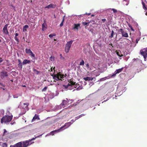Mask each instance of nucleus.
<instances>
[{"label": "nucleus", "mask_w": 147, "mask_h": 147, "mask_svg": "<svg viewBox=\"0 0 147 147\" xmlns=\"http://www.w3.org/2000/svg\"><path fill=\"white\" fill-rule=\"evenodd\" d=\"M71 121L72 122V123H73L74 122V121L73 120H71Z\"/></svg>", "instance_id": "obj_59"}, {"label": "nucleus", "mask_w": 147, "mask_h": 147, "mask_svg": "<svg viewBox=\"0 0 147 147\" xmlns=\"http://www.w3.org/2000/svg\"><path fill=\"white\" fill-rule=\"evenodd\" d=\"M85 115L84 114H81V115H80L78 116H79V118H80L82 117V116H84Z\"/></svg>", "instance_id": "obj_43"}, {"label": "nucleus", "mask_w": 147, "mask_h": 147, "mask_svg": "<svg viewBox=\"0 0 147 147\" xmlns=\"http://www.w3.org/2000/svg\"><path fill=\"white\" fill-rule=\"evenodd\" d=\"M61 130V129H57V130H55L52 131L51 132L50 134H51V135H54V134L55 133H56V132H59Z\"/></svg>", "instance_id": "obj_17"}, {"label": "nucleus", "mask_w": 147, "mask_h": 147, "mask_svg": "<svg viewBox=\"0 0 147 147\" xmlns=\"http://www.w3.org/2000/svg\"><path fill=\"white\" fill-rule=\"evenodd\" d=\"M129 27L132 31H134V29L131 26V25H129Z\"/></svg>", "instance_id": "obj_39"}, {"label": "nucleus", "mask_w": 147, "mask_h": 147, "mask_svg": "<svg viewBox=\"0 0 147 147\" xmlns=\"http://www.w3.org/2000/svg\"><path fill=\"white\" fill-rule=\"evenodd\" d=\"M14 39H15V40L17 41L18 44V43L19 42V39L18 38H17V36H15Z\"/></svg>", "instance_id": "obj_33"}, {"label": "nucleus", "mask_w": 147, "mask_h": 147, "mask_svg": "<svg viewBox=\"0 0 147 147\" xmlns=\"http://www.w3.org/2000/svg\"><path fill=\"white\" fill-rule=\"evenodd\" d=\"M7 144L6 143H3L2 144V147H7Z\"/></svg>", "instance_id": "obj_32"}, {"label": "nucleus", "mask_w": 147, "mask_h": 147, "mask_svg": "<svg viewBox=\"0 0 147 147\" xmlns=\"http://www.w3.org/2000/svg\"><path fill=\"white\" fill-rule=\"evenodd\" d=\"M56 7V5L53 4H51L50 5L45 7V8H54Z\"/></svg>", "instance_id": "obj_9"}, {"label": "nucleus", "mask_w": 147, "mask_h": 147, "mask_svg": "<svg viewBox=\"0 0 147 147\" xmlns=\"http://www.w3.org/2000/svg\"><path fill=\"white\" fill-rule=\"evenodd\" d=\"M75 118H76V119H75V121H76V120H77L78 119H79V116H77V117H75Z\"/></svg>", "instance_id": "obj_51"}, {"label": "nucleus", "mask_w": 147, "mask_h": 147, "mask_svg": "<svg viewBox=\"0 0 147 147\" xmlns=\"http://www.w3.org/2000/svg\"><path fill=\"white\" fill-rule=\"evenodd\" d=\"M18 63H22L21 62V60L19 59H18Z\"/></svg>", "instance_id": "obj_49"}, {"label": "nucleus", "mask_w": 147, "mask_h": 147, "mask_svg": "<svg viewBox=\"0 0 147 147\" xmlns=\"http://www.w3.org/2000/svg\"><path fill=\"white\" fill-rule=\"evenodd\" d=\"M33 71L34 72H36L37 74H38L40 73L39 71H37L36 69H34Z\"/></svg>", "instance_id": "obj_36"}, {"label": "nucleus", "mask_w": 147, "mask_h": 147, "mask_svg": "<svg viewBox=\"0 0 147 147\" xmlns=\"http://www.w3.org/2000/svg\"><path fill=\"white\" fill-rule=\"evenodd\" d=\"M146 15H147V13H146Z\"/></svg>", "instance_id": "obj_64"}, {"label": "nucleus", "mask_w": 147, "mask_h": 147, "mask_svg": "<svg viewBox=\"0 0 147 147\" xmlns=\"http://www.w3.org/2000/svg\"><path fill=\"white\" fill-rule=\"evenodd\" d=\"M36 119H39L38 116L37 114H35V115L34 117H33L32 121H34Z\"/></svg>", "instance_id": "obj_18"}, {"label": "nucleus", "mask_w": 147, "mask_h": 147, "mask_svg": "<svg viewBox=\"0 0 147 147\" xmlns=\"http://www.w3.org/2000/svg\"><path fill=\"white\" fill-rule=\"evenodd\" d=\"M32 0H31V1H30V2H31V3H32Z\"/></svg>", "instance_id": "obj_62"}, {"label": "nucleus", "mask_w": 147, "mask_h": 147, "mask_svg": "<svg viewBox=\"0 0 147 147\" xmlns=\"http://www.w3.org/2000/svg\"><path fill=\"white\" fill-rule=\"evenodd\" d=\"M123 68L117 69L115 71V74H118L121 72L123 70Z\"/></svg>", "instance_id": "obj_20"}, {"label": "nucleus", "mask_w": 147, "mask_h": 147, "mask_svg": "<svg viewBox=\"0 0 147 147\" xmlns=\"http://www.w3.org/2000/svg\"><path fill=\"white\" fill-rule=\"evenodd\" d=\"M21 143L19 142L14 145H10V147H21Z\"/></svg>", "instance_id": "obj_10"}, {"label": "nucleus", "mask_w": 147, "mask_h": 147, "mask_svg": "<svg viewBox=\"0 0 147 147\" xmlns=\"http://www.w3.org/2000/svg\"><path fill=\"white\" fill-rule=\"evenodd\" d=\"M21 143V147H27L28 146L30 145L32 143H34V142H32V143H30V142L28 140L24 141L23 142H19Z\"/></svg>", "instance_id": "obj_4"}, {"label": "nucleus", "mask_w": 147, "mask_h": 147, "mask_svg": "<svg viewBox=\"0 0 147 147\" xmlns=\"http://www.w3.org/2000/svg\"><path fill=\"white\" fill-rule=\"evenodd\" d=\"M3 60L1 58H0V63H1L3 61Z\"/></svg>", "instance_id": "obj_52"}, {"label": "nucleus", "mask_w": 147, "mask_h": 147, "mask_svg": "<svg viewBox=\"0 0 147 147\" xmlns=\"http://www.w3.org/2000/svg\"><path fill=\"white\" fill-rule=\"evenodd\" d=\"M24 105H25L26 106L25 107V108L26 109L28 107V106L29 105V103L28 102L25 103H24Z\"/></svg>", "instance_id": "obj_29"}, {"label": "nucleus", "mask_w": 147, "mask_h": 147, "mask_svg": "<svg viewBox=\"0 0 147 147\" xmlns=\"http://www.w3.org/2000/svg\"><path fill=\"white\" fill-rule=\"evenodd\" d=\"M124 30H123V29L122 28H121L119 30V31L121 33V32L123 31Z\"/></svg>", "instance_id": "obj_50"}, {"label": "nucleus", "mask_w": 147, "mask_h": 147, "mask_svg": "<svg viewBox=\"0 0 147 147\" xmlns=\"http://www.w3.org/2000/svg\"><path fill=\"white\" fill-rule=\"evenodd\" d=\"M139 40L138 39H137L136 40V43H138Z\"/></svg>", "instance_id": "obj_53"}, {"label": "nucleus", "mask_w": 147, "mask_h": 147, "mask_svg": "<svg viewBox=\"0 0 147 147\" xmlns=\"http://www.w3.org/2000/svg\"><path fill=\"white\" fill-rule=\"evenodd\" d=\"M22 63H18V67L21 69L22 68Z\"/></svg>", "instance_id": "obj_24"}, {"label": "nucleus", "mask_w": 147, "mask_h": 147, "mask_svg": "<svg viewBox=\"0 0 147 147\" xmlns=\"http://www.w3.org/2000/svg\"><path fill=\"white\" fill-rule=\"evenodd\" d=\"M60 59H64V58L62 56V54H60Z\"/></svg>", "instance_id": "obj_37"}, {"label": "nucleus", "mask_w": 147, "mask_h": 147, "mask_svg": "<svg viewBox=\"0 0 147 147\" xmlns=\"http://www.w3.org/2000/svg\"><path fill=\"white\" fill-rule=\"evenodd\" d=\"M73 42V41L71 40L67 42L65 45V51L66 53H68L69 52Z\"/></svg>", "instance_id": "obj_3"}, {"label": "nucleus", "mask_w": 147, "mask_h": 147, "mask_svg": "<svg viewBox=\"0 0 147 147\" xmlns=\"http://www.w3.org/2000/svg\"><path fill=\"white\" fill-rule=\"evenodd\" d=\"M50 59L51 61H53L54 60V57L51 56L50 57Z\"/></svg>", "instance_id": "obj_34"}, {"label": "nucleus", "mask_w": 147, "mask_h": 147, "mask_svg": "<svg viewBox=\"0 0 147 147\" xmlns=\"http://www.w3.org/2000/svg\"><path fill=\"white\" fill-rule=\"evenodd\" d=\"M63 25V22H62L60 24V27H62Z\"/></svg>", "instance_id": "obj_48"}, {"label": "nucleus", "mask_w": 147, "mask_h": 147, "mask_svg": "<svg viewBox=\"0 0 147 147\" xmlns=\"http://www.w3.org/2000/svg\"><path fill=\"white\" fill-rule=\"evenodd\" d=\"M142 4L143 5V8L146 11L147 10V7L145 5L144 3L142 1Z\"/></svg>", "instance_id": "obj_19"}, {"label": "nucleus", "mask_w": 147, "mask_h": 147, "mask_svg": "<svg viewBox=\"0 0 147 147\" xmlns=\"http://www.w3.org/2000/svg\"><path fill=\"white\" fill-rule=\"evenodd\" d=\"M64 75L62 74L60 72L56 74H54L53 76L54 79L56 80H62L61 79L64 78Z\"/></svg>", "instance_id": "obj_2"}, {"label": "nucleus", "mask_w": 147, "mask_h": 147, "mask_svg": "<svg viewBox=\"0 0 147 147\" xmlns=\"http://www.w3.org/2000/svg\"><path fill=\"white\" fill-rule=\"evenodd\" d=\"M3 131H4V132L2 134L3 136H4L7 133V130L5 129H3Z\"/></svg>", "instance_id": "obj_27"}, {"label": "nucleus", "mask_w": 147, "mask_h": 147, "mask_svg": "<svg viewBox=\"0 0 147 147\" xmlns=\"http://www.w3.org/2000/svg\"><path fill=\"white\" fill-rule=\"evenodd\" d=\"M90 13H89L88 14V16H89L90 15Z\"/></svg>", "instance_id": "obj_61"}, {"label": "nucleus", "mask_w": 147, "mask_h": 147, "mask_svg": "<svg viewBox=\"0 0 147 147\" xmlns=\"http://www.w3.org/2000/svg\"><path fill=\"white\" fill-rule=\"evenodd\" d=\"M121 34L122 37L126 38L128 37V33L125 31H123L121 32Z\"/></svg>", "instance_id": "obj_11"}, {"label": "nucleus", "mask_w": 147, "mask_h": 147, "mask_svg": "<svg viewBox=\"0 0 147 147\" xmlns=\"http://www.w3.org/2000/svg\"><path fill=\"white\" fill-rule=\"evenodd\" d=\"M47 24L45 22V21H44V23L43 24H42V30H44L45 29H46L47 27Z\"/></svg>", "instance_id": "obj_15"}, {"label": "nucleus", "mask_w": 147, "mask_h": 147, "mask_svg": "<svg viewBox=\"0 0 147 147\" xmlns=\"http://www.w3.org/2000/svg\"><path fill=\"white\" fill-rule=\"evenodd\" d=\"M35 138H34L31 139H29L28 140L29 141V142H31V141H32V140H35Z\"/></svg>", "instance_id": "obj_38"}, {"label": "nucleus", "mask_w": 147, "mask_h": 147, "mask_svg": "<svg viewBox=\"0 0 147 147\" xmlns=\"http://www.w3.org/2000/svg\"><path fill=\"white\" fill-rule=\"evenodd\" d=\"M140 53L143 56L144 58L146 59L147 55V48L141 50L140 51Z\"/></svg>", "instance_id": "obj_5"}, {"label": "nucleus", "mask_w": 147, "mask_h": 147, "mask_svg": "<svg viewBox=\"0 0 147 147\" xmlns=\"http://www.w3.org/2000/svg\"><path fill=\"white\" fill-rule=\"evenodd\" d=\"M26 112V111H25L24 112L22 113H21L20 114L21 115H23L24 114H25Z\"/></svg>", "instance_id": "obj_58"}, {"label": "nucleus", "mask_w": 147, "mask_h": 147, "mask_svg": "<svg viewBox=\"0 0 147 147\" xmlns=\"http://www.w3.org/2000/svg\"><path fill=\"white\" fill-rule=\"evenodd\" d=\"M74 85V88H76L77 87V84H75V85Z\"/></svg>", "instance_id": "obj_57"}, {"label": "nucleus", "mask_w": 147, "mask_h": 147, "mask_svg": "<svg viewBox=\"0 0 147 147\" xmlns=\"http://www.w3.org/2000/svg\"><path fill=\"white\" fill-rule=\"evenodd\" d=\"M25 51L27 53L29 54V53L31 52V51L30 49H28L26 48L25 49Z\"/></svg>", "instance_id": "obj_23"}, {"label": "nucleus", "mask_w": 147, "mask_h": 147, "mask_svg": "<svg viewBox=\"0 0 147 147\" xmlns=\"http://www.w3.org/2000/svg\"><path fill=\"white\" fill-rule=\"evenodd\" d=\"M29 26L28 25H25L24 26L23 28V31L24 32H26L27 31L26 29L28 28Z\"/></svg>", "instance_id": "obj_21"}, {"label": "nucleus", "mask_w": 147, "mask_h": 147, "mask_svg": "<svg viewBox=\"0 0 147 147\" xmlns=\"http://www.w3.org/2000/svg\"><path fill=\"white\" fill-rule=\"evenodd\" d=\"M29 54L30 55H31V57H35V55H34V54L33 53H32V51L30 53H29Z\"/></svg>", "instance_id": "obj_26"}, {"label": "nucleus", "mask_w": 147, "mask_h": 147, "mask_svg": "<svg viewBox=\"0 0 147 147\" xmlns=\"http://www.w3.org/2000/svg\"><path fill=\"white\" fill-rule=\"evenodd\" d=\"M79 28H80V24H75L74 27L73 28L74 29L78 30Z\"/></svg>", "instance_id": "obj_12"}, {"label": "nucleus", "mask_w": 147, "mask_h": 147, "mask_svg": "<svg viewBox=\"0 0 147 147\" xmlns=\"http://www.w3.org/2000/svg\"><path fill=\"white\" fill-rule=\"evenodd\" d=\"M86 67H87V68H89V63H88L86 64Z\"/></svg>", "instance_id": "obj_47"}, {"label": "nucleus", "mask_w": 147, "mask_h": 147, "mask_svg": "<svg viewBox=\"0 0 147 147\" xmlns=\"http://www.w3.org/2000/svg\"><path fill=\"white\" fill-rule=\"evenodd\" d=\"M114 32L113 30L111 31V36H109V38H112L113 37V35L114 34Z\"/></svg>", "instance_id": "obj_25"}, {"label": "nucleus", "mask_w": 147, "mask_h": 147, "mask_svg": "<svg viewBox=\"0 0 147 147\" xmlns=\"http://www.w3.org/2000/svg\"><path fill=\"white\" fill-rule=\"evenodd\" d=\"M101 20H102V21L103 22H105L106 20V19L105 18L102 19Z\"/></svg>", "instance_id": "obj_46"}, {"label": "nucleus", "mask_w": 147, "mask_h": 147, "mask_svg": "<svg viewBox=\"0 0 147 147\" xmlns=\"http://www.w3.org/2000/svg\"><path fill=\"white\" fill-rule=\"evenodd\" d=\"M114 73H115L112 75V76H115V75H116V74H115V72Z\"/></svg>", "instance_id": "obj_55"}, {"label": "nucleus", "mask_w": 147, "mask_h": 147, "mask_svg": "<svg viewBox=\"0 0 147 147\" xmlns=\"http://www.w3.org/2000/svg\"><path fill=\"white\" fill-rule=\"evenodd\" d=\"M66 100H63L62 102L61 103V105H67L68 103L69 102V101L68 100V99L67 98L66 99Z\"/></svg>", "instance_id": "obj_13"}, {"label": "nucleus", "mask_w": 147, "mask_h": 147, "mask_svg": "<svg viewBox=\"0 0 147 147\" xmlns=\"http://www.w3.org/2000/svg\"><path fill=\"white\" fill-rule=\"evenodd\" d=\"M72 123H71L70 122L66 123L64 126L61 127L60 129L61 130V129H62V128H63L65 127H66L65 128H66L69 127V126H70Z\"/></svg>", "instance_id": "obj_8"}, {"label": "nucleus", "mask_w": 147, "mask_h": 147, "mask_svg": "<svg viewBox=\"0 0 147 147\" xmlns=\"http://www.w3.org/2000/svg\"><path fill=\"white\" fill-rule=\"evenodd\" d=\"M89 23L90 22H82V24L84 26H85L86 25H88L89 24Z\"/></svg>", "instance_id": "obj_30"}, {"label": "nucleus", "mask_w": 147, "mask_h": 147, "mask_svg": "<svg viewBox=\"0 0 147 147\" xmlns=\"http://www.w3.org/2000/svg\"><path fill=\"white\" fill-rule=\"evenodd\" d=\"M117 55L120 57H121L122 56H123V55L122 54H121V55H120V53H119V52H117Z\"/></svg>", "instance_id": "obj_40"}, {"label": "nucleus", "mask_w": 147, "mask_h": 147, "mask_svg": "<svg viewBox=\"0 0 147 147\" xmlns=\"http://www.w3.org/2000/svg\"><path fill=\"white\" fill-rule=\"evenodd\" d=\"M47 87H45L42 89V91H45L47 89Z\"/></svg>", "instance_id": "obj_41"}, {"label": "nucleus", "mask_w": 147, "mask_h": 147, "mask_svg": "<svg viewBox=\"0 0 147 147\" xmlns=\"http://www.w3.org/2000/svg\"><path fill=\"white\" fill-rule=\"evenodd\" d=\"M31 61L29 60H28L27 59H24L22 62L23 65H25L26 64H29L30 63Z\"/></svg>", "instance_id": "obj_14"}, {"label": "nucleus", "mask_w": 147, "mask_h": 147, "mask_svg": "<svg viewBox=\"0 0 147 147\" xmlns=\"http://www.w3.org/2000/svg\"><path fill=\"white\" fill-rule=\"evenodd\" d=\"M94 78L87 77L86 78H84L83 79L85 81H92L93 80V78Z\"/></svg>", "instance_id": "obj_16"}, {"label": "nucleus", "mask_w": 147, "mask_h": 147, "mask_svg": "<svg viewBox=\"0 0 147 147\" xmlns=\"http://www.w3.org/2000/svg\"><path fill=\"white\" fill-rule=\"evenodd\" d=\"M18 35V33H16L15 34V36H17Z\"/></svg>", "instance_id": "obj_56"}, {"label": "nucleus", "mask_w": 147, "mask_h": 147, "mask_svg": "<svg viewBox=\"0 0 147 147\" xmlns=\"http://www.w3.org/2000/svg\"><path fill=\"white\" fill-rule=\"evenodd\" d=\"M63 86L65 87V88H68V86H70V85H68H68H63Z\"/></svg>", "instance_id": "obj_45"}, {"label": "nucleus", "mask_w": 147, "mask_h": 147, "mask_svg": "<svg viewBox=\"0 0 147 147\" xmlns=\"http://www.w3.org/2000/svg\"><path fill=\"white\" fill-rule=\"evenodd\" d=\"M76 90H79V87L78 88H77L76 89Z\"/></svg>", "instance_id": "obj_60"}, {"label": "nucleus", "mask_w": 147, "mask_h": 147, "mask_svg": "<svg viewBox=\"0 0 147 147\" xmlns=\"http://www.w3.org/2000/svg\"><path fill=\"white\" fill-rule=\"evenodd\" d=\"M8 26V24H6L3 27V31L4 34H8V32L7 29V28Z\"/></svg>", "instance_id": "obj_7"}, {"label": "nucleus", "mask_w": 147, "mask_h": 147, "mask_svg": "<svg viewBox=\"0 0 147 147\" xmlns=\"http://www.w3.org/2000/svg\"><path fill=\"white\" fill-rule=\"evenodd\" d=\"M13 118V116L9 115H5L1 119V123L2 124L3 123L6 124L9 123L12 120Z\"/></svg>", "instance_id": "obj_1"}, {"label": "nucleus", "mask_w": 147, "mask_h": 147, "mask_svg": "<svg viewBox=\"0 0 147 147\" xmlns=\"http://www.w3.org/2000/svg\"><path fill=\"white\" fill-rule=\"evenodd\" d=\"M112 10H113L114 13H116L117 12V10L114 9H112Z\"/></svg>", "instance_id": "obj_44"}, {"label": "nucleus", "mask_w": 147, "mask_h": 147, "mask_svg": "<svg viewBox=\"0 0 147 147\" xmlns=\"http://www.w3.org/2000/svg\"><path fill=\"white\" fill-rule=\"evenodd\" d=\"M85 115L84 114H81V115H80L78 116H79V118H80L82 117V116H84Z\"/></svg>", "instance_id": "obj_42"}, {"label": "nucleus", "mask_w": 147, "mask_h": 147, "mask_svg": "<svg viewBox=\"0 0 147 147\" xmlns=\"http://www.w3.org/2000/svg\"><path fill=\"white\" fill-rule=\"evenodd\" d=\"M56 36V34L55 33L52 34H51L49 35V37L50 38H52L53 36Z\"/></svg>", "instance_id": "obj_28"}, {"label": "nucleus", "mask_w": 147, "mask_h": 147, "mask_svg": "<svg viewBox=\"0 0 147 147\" xmlns=\"http://www.w3.org/2000/svg\"><path fill=\"white\" fill-rule=\"evenodd\" d=\"M5 87V86L2 83H0V87L1 88H3Z\"/></svg>", "instance_id": "obj_35"}, {"label": "nucleus", "mask_w": 147, "mask_h": 147, "mask_svg": "<svg viewBox=\"0 0 147 147\" xmlns=\"http://www.w3.org/2000/svg\"><path fill=\"white\" fill-rule=\"evenodd\" d=\"M84 62L83 60H82V61L80 62V65H84Z\"/></svg>", "instance_id": "obj_31"}, {"label": "nucleus", "mask_w": 147, "mask_h": 147, "mask_svg": "<svg viewBox=\"0 0 147 147\" xmlns=\"http://www.w3.org/2000/svg\"><path fill=\"white\" fill-rule=\"evenodd\" d=\"M13 97H14V98H16V97L15 96H13Z\"/></svg>", "instance_id": "obj_63"}, {"label": "nucleus", "mask_w": 147, "mask_h": 147, "mask_svg": "<svg viewBox=\"0 0 147 147\" xmlns=\"http://www.w3.org/2000/svg\"><path fill=\"white\" fill-rule=\"evenodd\" d=\"M8 76L7 73L5 71H3L0 73V76L1 79H3L5 77Z\"/></svg>", "instance_id": "obj_6"}, {"label": "nucleus", "mask_w": 147, "mask_h": 147, "mask_svg": "<svg viewBox=\"0 0 147 147\" xmlns=\"http://www.w3.org/2000/svg\"><path fill=\"white\" fill-rule=\"evenodd\" d=\"M76 83V82H74L72 81H70L68 84V85H69L70 86H73L75 85Z\"/></svg>", "instance_id": "obj_22"}, {"label": "nucleus", "mask_w": 147, "mask_h": 147, "mask_svg": "<svg viewBox=\"0 0 147 147\" xmlns=\"http://www.w3.org/2000/svg\"><path fill=\"white\" fill-rule=\"evenodd\" d=\"M64 18H65V16L63 17V20H62V22H63V23L64 22Z\"/></svg>", "instance_id": "obj_54"}]
</instances>
